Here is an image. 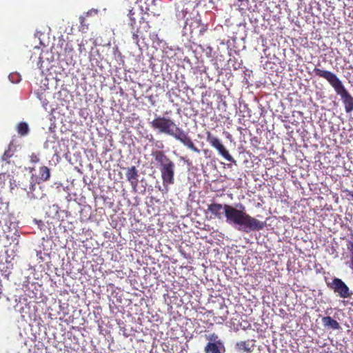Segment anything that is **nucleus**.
<instances>
[{
	"label": "nucleus",
	"mask_w": 353,
	"mask_h": 353,
	"mask_svg": "<svg viewBox=\"0 0 353 353\" xmlns=\"http://www.w3.org/2000/svg\"><path fill=\"white\" fill-rule=\"evenodd\" d=\"M13 155L12 152L10 148L5 151L2 156V160L8 162V159Z\"/></svg>",
	"instance_id": "dca6fc26"
},
{
	"label": "nucleus",
	"mask_w": 353,
	"mask_h": 353,
	"mask_svg": "<svg viewBox=\"0 0 353 353\" xmlns=\"http://www.w3.org/2000/svg\"><path fill=\"white\" fill-rule=\"evenodd\" d=\"M254 345H250V341H241L236 343V347L240 351L251 352L254 349Z\"/></svg>",
	"instance_id": "f8f14e48"
},
{
	"label": "nucleus",
	"mask_w": 353,
	"mask_h": 353,
	"mask_svg": "<svg viewBox=\"0 0 353 353\" xmlns=\"http://www.w3.org/2000/svg\"><path fill=\"white\" fill-rule=\"evenodd\" d=\"M227 317L226 316H224V317H222V316H219V317H216L214 319V321L217 323H222L223 321H225L226 320Z\"/></svg>",
	"instance_id": "a211bd4d"
},
{
	"label": "nucleus",
	"mask_w": 353,
	"mask_h": 353,
	"mask_svg": "<svg viewBox=\"0 0 353 353\" xmlns=\"http://www.w3.org/2000/svg\"><path fill=\"white\" fill-rule=\"evenodd\" d=\"M208 343L204 347L205 353H225V347L223 341L217 334L213 332L205 336Z\"/></svg>",
	"instance_id": "6e6552de"
},
{
	"label": "nucleus",
	"mask_w": 353,
	"mask_h": 353,
	"mask_svg": "<svg viewBox=\"0 0 353 353\" xmlns=\"http://www.w3.org/2000/svg\"><path fill=\"white\" fill-rule=\"evenodd\" d=\"M181 159H182L184 162H185L188 165H191V164H192V163L190 161V160H189V159H185V158H184V157H182V158H181Z\"/></svg>",
	"instance_id": "aec40b11"
},
{
	"label": "nucleus",
	"mask_w": 353,
	"mask_h": 353,
	"mask_svg": "<svg viewBox=\"0 0 353 353\" xmlns=\"http://www.w3.org/2000/svg\"><path fill=\"white\" fill-rule=\"evenodd\" d=\"M347 195L350 196L352 198V199L353 200V192L349 191V190H347Z\"/></svg>",
	"instance_id": "412c9836"
},
{
	"label": "nucleus",
	"mask_w": 353,
	"mask_h": 353,
	"mask_svg": "<svg viewBox=\"0 0 353 353\" xmlns=\"http://www.w3.org/2000/svg\"><path fill=\"white\" fill-rule=\"evenodd\" d=\"M205 134L207 142L216 150L219 155L228 161L236 164V161L230 154L229 150L223 144L221 139L213 135L210 131H207Z\"/></svg>",
	"instance_id": "423d86ee"
},
{
	"label": "nucleus",
	"mask_w": 353,
	"mask_h": 353,
	"mask_svg": "<svg viewBox=\"0 0 353 353\" xmlns=\"http://www.w3.org/2000/svg\"><path fill=\"white\" fill-rule=\"evenodd\" d=\"M33 187H34V185L31 183L30 190H34Z\"/></svg>",
	"instance_id": "4be33fe9"
},
{
	"label": "nucleus",
	"mask_w": 353,
	"mask_h": 353,
	"mask_svg": "<svg viewBox=\"0 0 353 353\" xmlns=\"http://www.w3.org/2000/svg\"><path fill=\"white\" fill-rule=\"evenodd\" d=\"M150 125L158 133L170 136L192 151L200 153V150L195 145L192 139L172 119L159 116L150 121Z\"/></svg>",
	"instance_id": "f257e3e1"
},
{
	"label": "nucleus",
	"mask_w": 353,
	"mask_h": 353,
	"mask_svg": "<svg viewBox=\"0 0 353 353\" xmlns=\"http://www.w3.org/2000/svg\"><path fill=\"white\" fill-rule=\"evenodd\" d=\"M208 26L206 24H203L201 28L199 30L200 34H203L204 32L207 30Z\"/></svg>",
	"instance_id": "6ab92c4d"
},
{
	"label": "nucleus",
	"mask_w": 353,
	"mask_h": 353,
	"mask_svg": "<svg viewBox=\"0 0 353 353\" xmlns=\"http://www.w3.org/2000/svg\"><path fill=\"white\" fill-rule=\"evenodd\" d=\"M128 181L130 183L132 186H137L138 183V170L135 166H132L127 169L125 173Z\"/></svg>",
	"instance_id": "9d476101"
},
{
	"label": "nucleus",
	"mask_w": 353,
	"mask_h": 353,
	"mask_svg": "<svg viewBox=\"0 0 353 353\" xmlns=\"http://www.w3.org/2000/svg\"><path fill=\"white\" fill-rule=\"evenodd\" d=\"M203 152H204V153L206 154L208 152V150H204Z\"/></svg>",
	"instance_id": "5701e85b"
},
{
	"label": "nucleus",
	"mask_w": 353,
	"mask_h": 353,
	"mask_svg": "<svg viewBox=\"0 0 353 353\" xmlns=\"http://www.w3.org/2000/svg\"><path fill=\"white\" fill-rule=\"evenodd\" d=\"M240 208L241 210L225 204V218L228 224L237 226L239 230L247 233L251 231H259L265 228V222L261 221L246 213L244 211V206L241 204Z\"/></svg>",
	"instance_id": "f03ea898"
},
{
	"label": "nucleus",
	"mask_w": 353,
	"mask_h": 353,
	"mask_svg": "<svg viewBox=\"0 0 353 353\" xmlns=\"http://www.w3.org/2000/svg\"><path fill=\"white\" fill-rule=\"evenodd\" d=\"M39 179L43 181L49 180L50 177V170L47 166H41L39 169Z\"/></svg>",
	"instance_id": "ddd939ff"
},
{
	"label": "nucleus",
	"mask_w": 353,
	"mask_h": 353,
	"mask_svg": "<svg viewBox=\"0 0 353 353\" xmlns=\"http://www.w3.org/2000/svg\"><path fill=\"white\" fill-rule=\"evenodd\" d=\"M313 72L316 76L323 78L327 81L334 88L336 93L341 97L345 106V112L347 113L351 112L353 110V97L346 90L339 78L334 73L320 69L317 67L314 68Z\"/></svg>",
	"instance_id": "7ed1b4c3"
},
{
	"label": "nucleus",
	"mask_w": 353,
	"mask_h": 353,
	"mask_svg": "<svg viewBox=\"0 0 353 353\" xmlns=\"http://www.w3.org/2000/svg\"><path fill=\"white\" fill-rule=\"evenodd\" d=\"M207 211L210 213V219H221L223 214L225 215V204L212 203L208 205Z\"/></svg>",
	"instance_id": "1a4fd4ad"
},
{
	"label": "nucleus",
	"mask_w": 353,
	"mask_h": 353,
	"mask_svg": "<svg viewBox=\"0 0 353 353\" xmlns=\"http://www.w3.org/2000/svg\"><path fill=\"white\" fill-rule=\"evenodd\" d=\"M325 282L327 288L341 299L350 298L352 294L349 287L339 278L335 277L332 281H327L325 279Z\"/></svg>",
	"instance_id": "0eeeda50"
},
{
	"label": "nucleus",
	"mask_w": 353,
	"mask_h": 353,
	"mask_svg": "<svg viewBox=\"0 0 353 353\" xmlns=\"http://www.w3.org/2000/svg\"><path fill=\"white\" fill-rule=\"evenodd\" d=\"M30 158L31 163H36L39 161V158L35 153H32Z\"/></svg>",
	"instance_id": "f3484780"
},
{
	"label": "nucleus",
	"mask_w": 353,
	"mask_h": 353,
	"mask_svg": "<svg viewBox=\"0 0 353 353\" xmlns=\"http://www.w3.org/2000/svg\"><path fill=\"white\" fill-rule=\"evenodd\" d=\"M17 130L21 136L27 135L29 132L28 123L26 122H20L17 126Z\"/></svg>",
	"instance_id": "4468645a"
},
{
	"label": "nucleus",
	"mask_w": 353,
	"mask_h": 353,
	"mask_svg": "<svg viewBox=\"0 0 353 353\" xmlns=\"http://www.w3.org/2000/svg\"><path fill=\"white\" fill-rule=\"evenodd\" d=\"M151 155L157 163V168L161 172L162 183L167 188L174 183L175 163L164 152L154 150Z\"/></svg>",
	"instance_id": "20e7f679"
},
{
	"label": "nucleus",
	"mask_w": 353,
	"mask_h": 353,
	"mask_svg": "<svg viewBox=\"0 0 353 353\" xmlns=\"http://www.w3.org/2000/svg\"><path fill=\"white\" fill-rule=\"evenodd\" d=\"M347 250L350 252V265L349 267L353 270V241H348L347 243Z\"/></svg>",
	"instance_id": "2eb2a0df"
},
{
	"label": "nucleus",
	"mask_w": 353,
	"mask_h": 353,
	"mask_svg": "<svg viewBox=\"0 0 353 353\" xmlns=\"http://www.w3.org/2000/svg\"><path fill=\"white\" fill-rule=\"evenodd\" d=\"M322 322L325 327L332 328V330H338L340 328L339 323L330 316L323 317Z\"/></svg>",
	"instance_id": "9b49d317"
},
{
	"label": "nucleus",
	"mask_w": 353,
	"mask_h": 353,
	"mask_svg": "<svg viewBox=\"0 0 353 353\" xmlns=\"http://www.w3.org/2000/svg\"><path fill=\"white\" fill-rule=\"evenodd\" d=\"M135 12L130 10L128 13L130 19V25L134 30L132 38L136 43H138L140 39H145L146 34L148 32L150 26L148 21H145L143 17L139 20V26L137 25V19L134 17Z\"/></svg>",
	"instance_id": "39448f33"
}]
</instances>
